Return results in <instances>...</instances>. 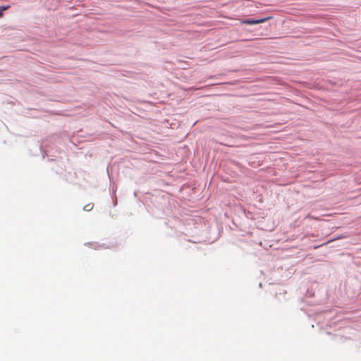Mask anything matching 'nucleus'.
Segmentation results:
<instances>
[{
    "instance_id": "obj_3",
    "label": "nucleus",
    "mask_w": 361,
    "mask_h": 361,
    "mask_svg": "<svg viewBox=\"0 0 361 361\" xmlns=\"http://www.w3.org/2000/svg\"><path fill=\"white\" fill-rule=\"evenodd\" d=\"M93 208V205L91 204H88L84 207V209L86 211H90Z\"/></svg>"
},
{
    "instance_id": "obj_2",
    "label": "nucleus",
    "mask_w": 361,
    "mask_h": 361,
    "mask_svg": "<svg viewBox=\"0 0 361 361\" xmlns=\"http://www.w3.org/2000/svg\"><path fill=\"white\" fill-rule=\"evenodd\" d=\"M9 6L0 7V17L3 16V11L7 10Z\"/></svg>"
},
{
    "instance_id": "obj_1",
    "label": "nucleus",
    "mask_w": 361,
    "mask_h": 361,
    "mask_svg": "<svg viewBox=\"0 0 361 361\" xmlns=\"http://www.w3.org/2000/svg\"><path fill=\"white\" fill-rule=\"evenodd\" d=\"M270 18H271L270 17H267V18L257 19V20H244L241 21V23L246 24V25H256V24L264 23Z\"/></svg>"
},
{
    "instance_id": "obj_4",
    "label": "nucleus",
    "mask_w": 361,
    "mask_h": 361,
    "mask_svg": "<svg viewBox=\"0 0 361 361\" xmlns=\"http://www.w3.org/2000/svg\"><path fill=\"white\" fill-rule=\"evenodd\" d=\"M307 219H315V220H317L318 219L316 218V217H314L312 216V215L310 214H308L307 216H306Z\"/></svg>"
}]
</instances>
